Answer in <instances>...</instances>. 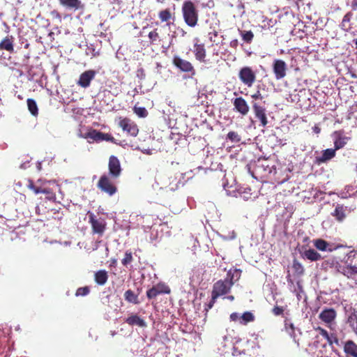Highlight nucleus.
<instances>
[{
	"label": "nucleus",
	"mask_w": 357,
	"mask_h": 357,
	"mask_svg": "<svg viewBox=\"0 0 357 357\" xmlns=\"http://www.w3.org/2000/svg\"><path fill=\"white\" fill-rule=\"evenodd\" d=\"M181 12L183 20L188 26L195 27L198 24L199 11L192 1H185L182 4Z\"/></svg>",
	"instance_id": "1"
},
{
	"label": "nucleus",
	"mask_w": 357,
	"mask_h": 357,
	"mask_svg": "<svg viewBox=\"0 0 357 357\" xmlns=\"http://www.w3.org/2000/svg\"><path fill=\"white\" fill-rule=\"evenodd\" d=\"M112 179L108 175H102L97 183L98 188L109 196L114 195L117 192V187Z\"/></svg>",
	"instance_id": "2"
},
{
	"label": "nucleus",
	"mask_w": 357,
	"mask_h": 357,
	"mask_svg": "<svg viewBox=\"0 0 357 357\" xmlns=\"http://www.w3.org/2000/svg\"><path fill=\"white\" fill-rule=\"evenodd\" d=\"M256 73L251 67L245 66L240 69L238 78L248 87H251L256 81Z\"/></svg>",
	"instance_id": "3"
},
{
	"label": "nucleus",
	"mask_w": 357,
	"mask_h": 357,
	"mask_svg": "<svg viewBox=\"0 0 357 357\" xmlns=\"http://www.w3.org/2000/svg\"><path fill=\"white\" fill-rule=\"evenodd\" d=\"M232 286L233 282H229L227 278L219 280L213 284L211 294L218 297L226 295L229 293Z\"/></svg>",
	"instance_id": "4"
},
{
	"label": "nucleus",
	"mask_w": 357,
	"mask_h": 357,
	"mask_svg": "<svg viewBox=\"0 0 357 357\" xmlns=\"http://www.w3.org/2000/svg\"><path fill=\"white\" fill-rule=\"evenodd\" d=\"M89 222L91 225L92 232L93 234H98L100 236H102L105 229H106V222L104 219L97 218L96 216L92 213L89 212Z\"/></svg>",
	"instance_id": "5"
},
{
	"label": "nucleus",
	"mask_w": 357,
	"mask_h": 357,
	"mask_svg": "<svg viewBox=\"0 0 357 357\" xmlns=\"http://www.w3.org/2000/svg\"><path fill=\"white\" fill-rule=\"evenodd\" d=\"M109 175L112 178L117 179L122 173L121 162L116 156L111 155L108 162Z\"/></svg>",
	"instance_id": "6"
},
{
	"label": "nucleus",
	"mask_w": 357,
	"mask_h": 357,
	"mask_svg": "<svg viewBox=\"0 0 357 357\" xmlns=\"http://www.w3.org/2000/svg\"><path fill=\"white\" fill-rule=\"evenodd\" d=\"M170 292L171 289L168 285L164 282H159L146 291V296L151 300L160 294H169Z\"/></svg>",
	"instance_id": "7"
},
{
	"label": "nucleus",
	"mask_w": 357,
	"mask_h": 357,
	"mask_svg": "<svg viewBox=\"0 0 357 357\" xmlns=\"http://www.w3.org/2000/svg\"><path fill=\"white\" fill-rule=\"evenodd\" d=\"M172 63L181 72L190 73L192 76L195 75V70L192 64L190 61L183 59L178 56H174L173 57Z\"/></svg>",
	"instance_id": "8"
},
{
	"label": "nucleus",
	"mask_w": 357,
	"mask_h": 357,
	"mask_svg": "<svg viewBox=\"0 0 357 357\" xmlns=\"http://www.w3.org/2000/svg\"><path fill=\"white\" fill-rule=\"evenodd\" d=\"M149 43L150 45H161V47L167 51L172 44V41L165 43L163 38L160 36L158 29L155 28L151 31L148 34Z\"/></svg>",
	"instance_id": "9"
},
{
	"label": "nucleus",
	"mask_w": 357,
	"mask_h": 357,
	"mask_svg": "<svg viewBox=\"0 0 357 357\" xmlns=\"http://www.w3.org/2000/svg\"><path fill=\"white\" fill-rule=\"evenodd\" d=\"M85 138L95 142L106 141L116 144V140L110 134L104 133L96 130H92L85 134Z\"/></svg>",
	"instance_id": "10"
},
{
	"label": "nucleus",
	"mask_w": 357,
	"mask_h": 357,
	"mask_svg": "<svg viewBox=\"0 0 357 357\" xmlns=\"http://www.w3.org/2000/svg\"><path fill=\"white\" fill-rule=\"evenodd\" d=\"M119 126L126 131L128 135L136 137L139 132V128L137 124L128 118L121 119Z\"/></svg>",
	"instance_id": "11"
},
{
	"label": "nucleus",
	"mask_w": 357,
	"mask_h": 357,
	"mask_svg": "<svg viewBox=\"0 0 357 357\" xmlns=\"http://www.w3.org/2000/svg\"><path fill=\"white\" fill-rule=\"evenodd\" d=\"M287 66L286 63L281 59H275L273 63V71L276 79H282L287 75Z\"/></svg>",
	"instance_id": "12"
},
{
	"label": "nucleus",
	"mask_w": 357,
	"mask_h": 357,
	"mask_svg": "<svg viewBox=\"0 0 357 357\" xmlns=\"http://www.w3.org/2000/svg\"><path fill=\"white\" fill-rule=\"evenodd\" d=\"M96 72L93 70H88L82 73L77 81V84L82 88H87L90 86L91 82L94 79Z\"/></svg>",
	"instance_id": "13"
},
{
	"label": "nucleus",
	"mask_w": 357,
	"mask_h": 357,
	"mask_svg": "<svg viewBox=\"0 0 357 357\" xmlns=\"http://www.w3.org/2000/svg\"><path fill=\"white\" fill-rule=\"evenodd\" d=\"M347 256L348 259L346 261L347 263V272L349 278L352 275L357 274V253L354 251H350Z\"/></svg>",
	"instance_id": "14"
},
{
	"label": "nucleus",
	"mask_w": 357,
	"mask_h": 357,
	"mask_svg": "<svg viewBox=\"0 0 357 357\" xmlns=\"http://www.w3.org/2000/svg\"><path fill=\"white\" fill-rule=\"evenodd\" d=\"M343 134V130H337L333 132L334 149L336 151L343 148L350 139V137H346Z\"/></svg>",
	"instance_id": "15"
},
{
	"label": "nucleus",
	"mask_w": 357,
	"mask_h": 357,
	"mask_svg": "<svg viewBox=\"0 0 357 357\" xmlns=\"http://www.w3.org/2000/svg\"><path fill=\"white\" fill-rule=\"evenodd\" d=\"M252 108L255 117L260 121L261 125L263 127H266L268 124L266 109L262 106L259 105L257 102H253Z\"/></svg>",
	"instance_id": "16"
},
{
	"label": "nucleus",
	"mask_w": 357,
	"mask_h": 357,
	"mask_svg": "<svg viewBox=\"0 0 357 357\" xmlns=\"http://www.w3.org/2000/svg\"><path fill=\"white\" fill-rule=\"evenodd\" d=\"M233 105L236 111L241 114L243 116L248 114L250 108L244 98L242 97L235 98L233 101Z\"/></svg>",
	"instance_id": "17"
},
{
	"label": "nucleus",
	"mask_w": 357,
	"mask_h": 357,
	"mask_svg": "<svg viewBox=\"0 0 357 357\" xmlns=\"http://www.w3.org/2000/svg\"><path fill=\"white\" fill-rule=\"evenodd\" d=\"M337 316L336 311L333 308H326L321 311L319 318L327 324H331Z\"/></svg>",
	"instance_id": "18"
},
{
	"label": "nucleus",
	"mask_w": 357,
	"mask_h": 357,
	"mask_svg": "<svg viewBox=\"0 0 357 357\" xmlns=\"http://www.w3.org/2000/svg\"><path fill=\"white\" fill-rule=\"evenodd\" d=\"M193 48L195 59L200 62H205L206 52L204 44L195 43Z\"/></svg>",
	"instance_id": "19"
},
{
	"label": "nucleus",
	"mask_w": 357,
	"mask_h": 357,
	"mask_svg": "<svg viewBox=\"0 0 357 357\" xmlns=\"http://www.w3.org/2000/svg\"><path fill=\"white\" fill-rule=\"evenodd\" d=\"M301 255L303 259H308L311 261H317L322 259L321 255L317 250L312 248L303 250L301 252Z\"/></svg>",
	"instance_id": "20"
},
{
	"label": "nucleus",
	"mask_w": 357,
	"mask_h": 357,
	"mask_svg": "<svg viewBox=\"0 0 357 357\" xmlns=\"http://www.w3.org/2000/svg\"><path fill=\"white\" fill-rule=\"evenodd\" d=\"M336 155V150L335 149H327L322 151L321 155L316 158V161L318 164L326 163Z\"/></svg>",
	"instance_id": "21"
},
{
	"label": "nucleus",
	"mask_w": 357,
	"mask_h": 357,
	"mask_svg": "<svg viewBox=\"0 0 357 357\" xmlns=\"http://www.w3.org/2000/svg\"><path fill=\"white\" fill-rule=\"evenodd\" d=\"M59 2L60 5L70 10H77L84 7L81 0H59Z\"/></svg>",
	"instance_id": "22"
},
{
	"label": "nucleus",
	"mask_w": 357,
	"mask_h": 357,
	"mask_svg": "<svg viewBox=\"0 0 357 357\" xmlns=\"http://www.w3.org/2000/svg\"><path fill=\"white\" fill-rule=\"evenodd\" d=\"M14 40L13 36H7L0 42V50H6L10 53L14 52Z\"/></svg>",
	"instance_id": "23"
},
{
	"label": "nucleus",
	"mask_w": 357,
	"mask_h": 357,
	"mask_svg": "<svg viewBox=\"0 0 357 357\" xmlns=\"http://www.w3.org/2000/svg\"><path fill=\"white\" fill-rule=\"evenodd\" d=\"M344 351L347 357H357V344L352 340H347L344 345Z\"/></svg>",
	"instance_id": "24"
},
{
	"label": "nucleus",
	"mask_w": 357,
	"mask_h": 357,
	"mask_svg": "<svg viewBox=\"0 0 357 357\" xmlns=\"http://www.w3.org/2000/svg\"><path fill=\"white\" fill-rule=\"evenodd\" d=\"M314 245L315 248L320 251H328L332 252L336 248H333L332 245L326 241L324 239L318 238L314 241Z\"/></svg>",
	"instance_id": "25"
},
{
	"label": "nucleus",
	"mask_w": 357,
	"mask_h": 357,
	"mask_svg": "<svg viewBox=\"0 0 357 357\" xmlns=\"http://www.w3.org/2000/svg\"><path fill=\"white\" fill-rule=\"evenodd\" d=\"M108 273L105 270H99L94 274V280L97 284L103 286L108 280Z\"/></svg>",
	"instance_id": "26"
},
{
	"label": "nucleus",
	"mask_w": 357,
	"mask_h": 357,
	"mask_svg": "<svg viewBox=\"0 0 357 357\" xmlns=\"http://www.w3.org/2000/svg\"><path fill=\"white\" fill-rule=\"evenodd\" d=\"M126 322L130 326H137L139 327H146V324L145 321L140 318L138 315L134 314L128 317L126 319Z\"/></svg>",
	"instance_id": "27"
},
{
	"label": "nucleus",
	"mask_w": 357,
	"mask_h": 357,
	"mask_svg": "<svg viewBox=\"0 0 357 357\" xmlns=\"http://www.w3.org/2000/svg\"><path fill=\"white\" fill-rule=\"evenodd\" d=\"M158 17L161 22H166L167 25L170 24V20L174 18L169 8L162 10L158 13Z\"/></svg>",
	"instance_id": "28"
},
{
	"label": "nucleus",
	"mask_w": 357,
	"mask_h": 357,
	"mask_svg": "<svg viewBox=\"0 0 357 357\" xmlns=\"http://www.w3.org/2000/svg\"><path fill=\"white\" fill-rule=\"evenodd\" d=\"M124 298L127 302L135 305H138L140 303L138 294H135L131 289L125 291Z\"/></svg>",
	"instance_id": "29"
},
{
	"label": "nucleus",
	"mask_w": 357,
	"mask_h": 357,
	"mask_svg": "<svg viewBox=\"0 0 357 357\" xmlns=\"http://www.w3.org/2000/svg\"><path fill=\"white\" fill-rule=\"evenodd\" d=\"M241 276V270L235 268L234 270H229L227 273L226 278L229 281L232 282L233 284L238 281Z\"/></svg>",
	"instance_id": "30"
},
{
	"label": "nucleus",
	"mask_w": 357,
	"mask_h": 357,
	"mask_svg": "<svg viewBox=\"0 0 357 357\" xmlns=\"http://www.w3.org/2000/svg\"><path fill=\"white\" fill-rule=\"evenodd\" d=\"M332 215L339 222H342L346 217L345 209L342 205L337 204Z\"/></svg>",
	"instance_id": "31"
},
{
	"label": "nucleus",
	"mask_w": 357,
	"mask_h": 357,
	"mask_svg": "<svg viewBox=\"0 0 357 357\" xmlns=\"http://www.w3.org/2000/svg\"><path fill=\"white\" fill-rule=\"evenodd\" d=\"M255 315L251 312H245L239 318V323L242 325H247L255 321Z\"/></svg>",
	"instance_id": "32"
},
{
	"label": "nucleus",
	"mask_w": 357,
	"mask_h": 357,
	"mask_svg": "<svg viewBox=\"0 0 357 357\" xmlns=\"http://www.w3.org/2000/svg\"><path fill=\"white\" fill-rule=\"evenodd\" d=\"M352 15H353L351 12H349L344 15L340 24V27L342 30L349 31L351 29L350 21L351 20Z\"/></svg>",
	"instance_id": "33"
},
{
	"label": "nucleus",
	"mask_w": 357,
	"mask_h": 357,
	"mask_svg": "<svg viewBox=\"0 0 357 357\" xmlns=\"http://www.w3.org/2000/svg\"><path fill=\"white\" fill-rule=\"evenodd\" d=\"M26 102L28 109L30 112V113L33 116H37L38 114V108L36 102L32 98H28Z\"/></svg>",
	"instance_id": "34"
},
{
	"label": "nucleus",
	"mask_w": 357,
	"mask_h": 357,
	"mask_svg": "<svg viewBox=\"0 0 357 357\" xmlns=\"http://www.w3.org/2000/svg\"><path fill=\"white\" fill-rule=\"evenodd\" d=\"M240 35L243 41L246 43H251L254 38V33L252 31L239 30Z\"/></svg>",
	"instance_id": "35"
},
{
	"label": "nucleus",
	"mask_w": 357,
	"mask_h": 357,
	"mask_svg": "<svg viewBox=\"0 0 357 357\" xmlns=\"http://www.w3.org/2000/svg\"><path fill=\"white\" fill-rule=\"evenodd\" d=\"M292 268L294 273L298 276H301L304 274L305 269L303 266L296 259L293 261Z\"/></svg>",
	"instance_id": "36"
},
{
	"label": "nucleus",
	"mask_w": 357,
	"mask_h": 357,
	"mask_svg": "<svg viewBox=\"0 0 357 357\" xmlns=\"http://www.w3.org/2000/svg\"><path fill=\"white\" fill-rule=\"evenodd\" d=\"M133 111L140 118H145L148 116V112L145 107H137L135 105L133 108Z\"/></svg>",
	"instance_id": "37"
},
{
	"label": "nucleus",
	"mask_w": 357,
	"mask_h": 357,
	"mask_svg": "<svg viewBox=\"0 0 357 357\" xmlns=\"http://www.w3.org/2000/svg\"><path fill=\"white\" fill-rule=\"evenodd\" d=\"M133 260L132 254L131 251H126L124 257L121 260V263L123 266H127Z\"/></svg>",
	"instance_id": "38"
},
{
	"label": "nucleus",
	"mask_w": 357,
	"mask_h": 357,
	"mask_svg": "<svg viewBox=\"0 0 357 357\" xmlns=\"http://www.w3.org/2000/svg\"><path fill=\"white\" fill-rule=\"evenodd\" d=\"M333 268H335L337 272L341 273L344 275L349 278V275H348V272H347V271H348L347 266H342L340 264V263L338 261H337V264L335 265Z\"/></svg>",
	"instance_id": "39"
},
{
	"label": "nucleus",
	"mask_w": 357,
	"mask_h": 357,
	"mask_svg": "<svg viewBox=\"0 0 357 357\" xmlns=\"http://www.w3.org/2000/svg\"><path fill=\"white\" fill-rule=\"evenodd\" d=\"M337 261L336 257H329L323 262V266L326 268H334L335 265L337 264Z\"/></svg>",
	"instance_id": "40"
},
{
	"label": "nucleus",
	"mask_w": 357,
	"mask_h": 357,
	"mask_svg": "<svg viewBox=\"0 0 357 357\" xmlns=\"http://www.w3.org/2000/svg\"><path fill=\"white\" fill-rule=\"evenodd\" d=\"M90 292V289L89 287L86 286V287H79L77 289L76 292H75V296H86L89 294Z\"/></svg>",
	"instance_id": "41"
},
{
	"label": "nucleus",
	"mask_w": 357,
	"mask_h": 357,
	"mask_svg": "<svg viewBox=\"0 0 357 357\" xmlns=\"http://www.w3.org/2000/svg\"><path fill=\"white\" fill-rule=\"evenodd\" d=\"M28 188L33 190L35 194H39L40 193L41 190H43V188H41V187H37L35 185V184L33 183V182L31 180L29 181V184H28Z\"/></svg>",
	"instance_id": "42"
},
{
	"label": "nucleus",
	"mask_w": 357,
	"mask_h": 357,
	"mask_svg": "<svg viewBox=\"0 0 357 357\" xmlns=\"http://www.w3.org/2000/svg\"><path fill=\"white\" fill-rule=\"evenodd\" d=\"M227 138L230 139L231 142H238L241 140L240 137L234 131H230L227 134Z\"/></svg>",
	"instance_id": "43"
},
{
	"label": "nucleus",
	"mask_w": 357,
	"mask_h": 357,
	"mask_svg": "<svg viewBox=\"0 0 357 357\" xmlns=\"http://www.w3.org/2000/svg\"><path fill=\"white\" fill-rule=\"evenodd\" d=\"M284 307H282V306L275 305V306H274V307L272 309V313H273L275 316H280V315H282V314H283V313H284Z\"/></svg>",
	"instance_id": "44"
},
{
	"label": "nucleus",
	"mask_w": 357,
	"mask_h": 357,
	"mask_svg": "<svg viewBox=\"0 0 357 357\" xmlns=\"http://www.w3.org/2000/svg\"><path fill=\"white\" fill-rule=\"evenodd\" d=\"M218 298V297L216 296L215 294H211V299L210 302L206 305V307L204 309L206 312H208V310L213 307V306L214 305V304L216 301V299Z\"/></svg>",
	"instance_id": "45"
},
{
	"label": "nucleus",
	"mask_w": 357,
	"mask_h": 357,
	"mask_svg": "<svg viewBox=\"0 0 357 357\" xmlns=\"http://www.w3.org/2000/svg\"><path fill=\"white\" fill-rule=\"evenodd\" d=\"M357 321V312L354 311L351 313L348 317V323L350 326H354L355 323Z\"/></svg>",
	"instance_id": "46"
},
{
	"label": "nucleus",
	"mask_w": 357,
	"mask_h": 357,
	"mask_svg": "<svg viewBox=\"0 0 357 357\" xmlns=\"http://www.w3.org/2000/svg\"><path fill=\"white\" fill-rule=\"evenodd\" d=\"M40 192V193L47 195V198L50 199H53L55 198V195L51 191L50 188H43Z\"/></svg>",
	"instance_id": "47"
},
{
	"label": "nucleus",
	"mask_w": 357,
	"mask_h": 357,
	"mask_svg": "<svg viewBox=\"0 0 357 357\" xmlns=\"http://www.w3.org/2000/svg\"><path fill=\"white\" fill-rule=\"evenodd\" d=\"M251 189L250 188H244L243 191H241V194L242 195L243 199L248 200L251 198L252 193L250 192Z\"/></svg>",
	"instance_id": "48"
},
{
	"label": "nucleus",
	"mask_w": 357,
	"mask_h": 357,
	"mask_svg": "<svg viewBox=\"0 0 357 357\" xmlns=\"http://www.w3.org/2000/svg\"><path fill=\"white\" fill-rule=\"evenodd\" d=\"M50 15L53 19H56L59 21V22H61L62 17L60 13L56 10H53L50 12Z\"/></svg>",
	"instance_id": "49"
},
{
	"label": "nucleus",
	"mask_w": 357,
	"mask_h": 357,
	"mask_svg": "<svg viewBox=\"0 0 357 357\" xmlns=\"http://www.w3.org/2000/svg\"><path fill=\"white\" fill-rule=\"evenodd\" d=\"M328 343L332 345L333 343L339 344V340L335 335L331 334L329 335V339H327Z\"/></svg>",
	"instance_id": "50"
},
{
	"label": "nucleus",
	"mask_w": 357,
	"mask_h": 357,
	"mask_svg": "<svg viewBox=\"0 0 357 357\" xmlns=\"http://www.w3.org/2000/svg\"><path fill=\"white\" fill-rule=\"evenodd\" d=\"M316 331H319V334L323 336L325 339H329V334L327 332V331H326L325 329L321 328V327H317L316 328Z\"/></svg>",
	"instance_id": "51"
},
{
	"label": "nucleus",
	"mask_w": 357,
	"mask_h": 357,
	"mask_svg": "<svg viewBox=\"0 0 357 357\" xmlns=\"http://www.w3.org/2000/svg\"><path fill=\"white\" fill-rule=\"evenodd\" d=\"M251 97L252 99H255V100H262L263 99V96H261L259 91H257L255 93L252 94L251 96Z\"/></svg>",
	"instance_id": "52"
},
{
	"label": "nucleus",
	"mask_w": 357,
	"mask_h": 357,
	"mask_svg": "<svg viewBox=\"0 0 357 357\" xmlns=\"http://www.w3.org/2000/svg\"><path fill=\"white\" fill-rule=\"evenodd\" d=\"M230 320L232 321H236L237 320H239V315L237 312H233L229 316Z\"/></svg>",
	"instance_id": "53"
},
{
	"label": "nucleus",
	"mask_w": 357,
	"mask_h": 357,
	"mask_svg": "<svg viewBox=\"0 0 357 357\" xmlns=\"http://www.w3.org/2000/svg\"><path fill=\"white\" fill-rule=\"evenodd\" d=\"M352 10H357V0H348Z\"/></svg>",
	"instance_id": "54"
},
{
	"label": "nucleus",
	"mask_w": 357,
	"mask_h": 357,
	"mask_svg": "<svg viewBox=\"0 0 357 357\" xmlns=\"http://www.w3.org/2000/svg\"><path fill=\"white\" fill-rule=\"evenodd\" d=\"M238 45V41L237 39H234V40H232L231 42H230V47H232V48H236Z\"/></svg>",
	"instance_id": "55"
},
{
	"label": "nucleus",
	"mask_w": 357,
	"mask_h": 357,
	"mask_svg": "<svg viewBox=\"0 0 357 357\" xmlns=\"http://www.w3.org/2000/svg\"><path fill=\"white\" fill-rule=\"evenodd\" d=\"M312 130L316 134H319L321 132V128H320V127L318 125H315L314 126H313L312 127Z\"/></svg>",
	"instance_id": "56"
},
{
	"label": "nucleus",
	"mask_w": 357,
	"mask_h": 357,
	"mask_svg": "<svg viewBox=\"0 0 357 357\" xmlns=\"http://www.w3.org/2000/svg\"><path fill=\"white\" fill-rule=\"evenodd\" d=\"M351 328H353L355 333L357 335V321L356 323H355L354 326H352Z\"/></svg>",
	"instance_id": "57"
},
{
	"label": "nucleus",
	"mask_w": 357,
	"mask_h": 357,
	"mask_svg": "<svg viewBox=\"0 0 357 357\" xmlns=\"http://www.w3.org/2000/svg\"><path fill=\"white\" fill-rule=\"evenodd\" d=\"M228 300H229L230 301H233L234 300V296H232V295H230V296H227L226 297Z\"/></svg>",
	"instance_id": "58"
},
{
	"label": "nucleus",
	"mask_w": 357,
	"mask_h": 357,
	"mask_svg": "<svg viewBox=\"0 0 357 357\" xmlns=\"http://www.w3.org/2000/svg\"><path fill=\"white\" fill-rule=\"evenodd\" d=\"M186 34V32L185 31L183 30V33H182V36H185Z\"/></svg>",
	"instance_id": "59"
},
{
	"label": "nucleus",
	"mask_w": 357,
	"mask_h": 357,
	"mask_svg": "<svg viewBox=\"0 0 357 357\" xmlns=\"http://www.w3.org/2000/svg\"><path fill=\"white\" fill-rule=\"evenodd\" d=\"M98 55V53H95V54H93V56H96Z\"/></svg>",
	"instance_id": "60"
},
{
	"label": "nucleus",
	"mask_w": 357,
	"mask_h": 357,
	"mask_svg": "<svg viewBox=\"0 0 357 357\" xmlns=\"http://www.w3.org/2000/svg\"><path fill=\"white\" fill-rule=\"evenodd\" d=\"M355 45H356L357 47V38L355 40Z\"/></svg>",
	"instance_id": "61"
}]
</instances>
